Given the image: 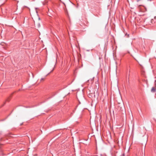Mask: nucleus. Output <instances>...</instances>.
<instances>
[{
  "mask_svg": "<svg viewBox=\"0 0 156 156\" xmlns=\"http://www.w3.org/2000/svg\"><path fill=\"white\" fill-rule=\"evenodd\" d=\"M144 23L146 25H151V23H152L151 19L150 18H147L145 19L144 21Z\"/></svg>",
  "mask_w": 156,
  "mask_h": 156,
  "instance_id": "obj_1",
  "label": "nucleus"
},
{
  "mask_svg": "<svg viewBox=\"0 0 156 156\" xmlns=\"http://www.w3.org/2000/svg\"><path fill=\"white\" fill-rule=\"evenodd\" d=\"M137 9L141 12H144L146 10L145 7L141 5H138L137 6Z\"/></svg>",
  "mask_w": 156,
  "mask_h": 156,
  "instance_id": "obj_2",
  "label": "nucleus"
},
{
  "mask_svg": "<svg viewBox=\"0 0 156 156\" xmlns=\"http://www.w3.org/2000/svg\"><path fill=\"white\" fill-rule=\"evenodd\" d=\"M151 20L152 24L156 22V16H154V19H151Z\"/></svg>",
  "mask_w": 156,
  "mask_h": 156,
  "instance_id": "obj_3",
  "label": "nucleus"
},
{
  "mask_svg": "<svg viewBox=\"0 0 156 156\" xmlns=\"http://www.w3.org/2000/svg\"><path fill=\"white\" fill-rule=\"evenodd\" d=\"M35 25L36 26L37 28H39L40 27V24L39 23H36V24L35 23Z\"/></svg>",
  "mask_w": 156,
  "mask_h": 156,
  "instance_id": "obj_4",
  "label": "nucleus"
},
{
  "mask_svg": "<svg viewBox=\"0 0 156 156\" xmlns=\"http://www.w3.org/2000/svg\"><path fill=\"white\" fill-rule=\"evenodd\" d=\"M151 91L152 92H154L155 91V89L154 87H152L151 90Z\"/></svg>",
  "mask_w": 156,
  "mask_h": 156,
  "instance_id": "obj_5",
  "label": "nucleus"
},
{
  "mask_svg": "<svg viewBox=\"0 0 156 156\" xmlns=\"http://www.w3.org/2000/svg\"><path fill=\"white\" fill-rule=\"evenodd\" d=\"M120 156H125V154L124 153H123Z\"/></svg>",
  "mask_w": 156,
  "mask_h": 156,
  "instance_id": "obj_6",
  "label": "nucleus"
},
{
  "mask_svg": "<svg viewBox=\"0 0 156 156\" xmlns=\"http://www.w3.org/2000/svg\"><path fill=\"white\" fill-rule=\"evenodd\" d=\"M44 80V78H41V81L42 80Z\"/></svg>",
  "mask_w": 156,
  "mask_h": 156,
  "instance_id": "obj_7",
  "label": "nucleus"
},
{
  "mask_svg": "<svg viewBox=\"0 0 156 156\" xmlns=\"http://www.w3.org/2000/svg\"><path fill=\"white\" fill-rule=\"evenodd\" d=\"M54 70V68L52 69V70L50 72V73H51L53 71V70Z\"/></svg>",
  "mask_w": 156,
  "mask_h": 156,
  "instance_id": "obj_8",
  "label": "nucleus"
},
{
  "mask_svg": "<svg viewBox=\"0 0 156 156\" xmlns=\"http://www.w3.org/2000/svg\"><path fill=\"white\" fill-rule=\"evenodd\" d=\"M6 101H9V100H8V99H7V100H6Z\"/></svg>",
  "mask_w": 156,
  "mask_h": 156,
  "instance_id": "obj_9",
  "label": "nucleus"
},
{
  "mask_svg": "<svg viewBox=\"0 0 156 156\" xmlns=\"http://www.w3.org/2000/svg\"><path fill=\"white\" fill-rule=\"evenodd\" d=\"M63 3L66 6L65 4L64 3H63Z\"/></svg>",
  "mask_w": 156,
  "mask_h": 156,
  "instance_id": "obj_10",
  "label": "nucleus"
}]
</instances>
